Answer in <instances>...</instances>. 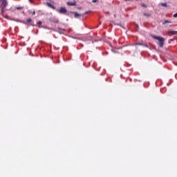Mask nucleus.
Returning <instances> with one entry per match:
<instances>
[{"mask_svg":"<svg viewBox=\"0 0 177 177\" xmlns=\"http://www.w3.org/2000/svg\"><path fill=\"white\" fill-rule=\"evenodd\" d=\"M160 6H163V8H167V3H160Z\"/></svg>","mask_w":177,"mask_h":177,"instance_id":"8","label":"nucleus"},{"mask_svg":"<svg viewBox=\"0 0 177 177\" xmlns=\"http://www.w3.org/2000/svg\"><path fill=\"white\" fill-rule=\"evenodd\" d=\"M72 15H74V17L75 19H78V17H81V16H82V15L81 14H78V12H71Z\"/></svg>","mask_w":177,"mask_h":177,"instance_id":"4","label":"nucleus"},{"mask_svg":"<svg viewBox=\"0 0 177 177\" xmlns=\"http://www.w3.org/2000/svg\"><path fill=\"white\" fill-rule=\"evenodd\" d=\"M32 21V19H31L30 18H28L25 22V24H29V23H31Z\"/></svg>","mask_w":177,"mask_h":177,"instance_id":"7","label":"nucleus"},{"mask_svg":"<svg viewBox=\"0 0 177 177\" xmlns=\"http://www.w3.org/2000/svg\"><path fill=\"white\" fill-rule=\"evenodd\" d=\"M1 7L3 8V9H5V8L8 6V1L6 0H1Z\"/></svg>","mask_w":177,"mask_h":177,"instance_id":"3","label":"nucleus"},{"mask_svg":"<svg viewBox=\"0 0 177 177\" xmlns=\"http://www.w3.org/2000/svg\"><path fill=\"white\" fill-rule=\"evenodd\" d=\"M91 11H86L84 14L82 15V16H84V15H88V13H90Z\"/></svg>","mask_w":177,"mask_h":177,"instance_id":"14","label":"nucleus"},{"mask_svg":"<svg viewBox=\"0 0 177 177\" xmlns=\"http://www.w3.org/2000/svg\"><path fill=\"white\" fill-rule=\"evenodd\" d=\"M170 32L172 35H177V31H170Z\"/></svg>","mask_w":177,"mask_h":177,"instance_id":"11","label":"nucleus"},{"mask_svg":"<svg viewBox=\"0 0 177 177\" xmlns=\"http://www.w3.org/2000/svg\"><path fill=\"white\" fill-rule=\"evenodd\" d=\"M32 15H35V11H33V12H32Z\"/></svg>","mask_w":177,"mask_h":177,"instance_id":"21","label":"nucleus"},{"mask_svg":"<svg viewBox=\"0 0 177 177\" xmlns=\"http://www.w3.org/2000/svg\"><path fill=\"white\" fill-rule=\"evenodd\" d=\"M3 9H5V8H1V14H2V15H3Z\"/></svg>","mask_w":177,"mask_h":177,"instance_id":"17","label":"nucleus"},{"mask_svg":"<svg viewBox=\"0 0 177 177\" xmlns=\"http://www.w3.org/2000/svg\"><path fill=\"white\" fill-rule=\"evenodd\" d=\"M30 2H32V0H30Z\"/></svg>","mask_w":177,"mask_h":177,"instance_id":"25","label":"nucleus"},{"mask_svg":"<svg viewBox=\"0 0 177 177\" xmlns=\"http://www.w3.org/2000/svg\"><path fill=\"white\" fill-rule=\"evenodd\" d=\"M174 17H177V12L174 15Z\"/></svg>","mask_w":177,"mask_h":177,"instance_id":"20","label":"nucleus"},{"mask_svg":"<svg viewBox=\"0 0 177 177\" xmlns=\"http://www.w3.org/2000/svg\"><path fill=\"white\" fill-rule=\"evenodd\" d=\"M129 1H132V0H124L125 2H128Z\"/></svg>","mask_w":177,"mask_h":177,"instance_id":"23","label":"nucleus"},{"mask_svg":"<svg viewBox=\"0 0 177 177\" xmlns=\"http://www.w3.org/2000/svg\"><path fill=\"white\" fill-rule=\"evenodd\" d=\"M58 12L61 13V15H66L67 13V9L64 7H61Z\"/></svg>","mask_w":177,"mask_h":177,"instance_id":"2","label":"nucleus"},{"mask_svg":"<svg viewBox=\"0 0 177 177\" xmlns=\"http://www.w3.org/2000/svg\"><path fill=\"white\" fill-rule=\"evenodd\" d=\"M48 6H51L50 3H48Z\"/></svg>","mask_w":177,"mask_h":177,"instance_id":"22","label":"nucleus"},{"mask_svg":"<svg viewBox=\"0 0 177 177\" xmlns=\"http://www.w3.org/2000/svg\"><path fill=\"white\" fill-rule=\"evenodd\" d=\"M16 9H17V10H21L24 9V7H23V6L16 7Z\"/></svg>","mask_w":177,"mask_h":177,"instance_id":"10","label":"nucleus"},{"mask_svg":"<svg viewBox=\"0 0 177 177\" xmlns=\"http://www.w3.org/2000/svg\"><path fill=\"white\" fill-rule=\"evenodd\" d=\"M67 5H68V6H75V5H77V2H75V1L68 2Z\"/></svg>","mask_w":177,"mask_h":177,"instance_id":"5","label":"nucleus"},{"mask_svg":"<svg viewBox=\"0 0 177 177\" xmlns=\"http://www.w3.org/2000/svg\"><path fill=\"white\" fill-rule=\"evenodd\" d=\"M54 23H59V20L53 21Z\"/></svg>","mask_w":177,"mask_h":177,"instance_id":"19","label":"nucleus"},{"mask_svg":"<svg viewBox=\"0 0 177 177\" xmlns=\"http://www.w3.org/2000/svg\"><path fill=\"white\" fill-rule=\"evenodd\" d=\"M143 16H144L145 17L149 18V17H151V13H149V12H144V13H143Z\"/></svg>","mask_w":177,"mask_h":177,"instance_id":"6","label":"nucleus"},{"mask_svg":"<svg viewBox=\"0 0 177 177\" xmlns=\"http://www.w3.org/2000/svg\"><path fill=\"white\" fill-rule=\"evenodd\" d=\"M169 23H172L171 21L169 20H165L164 22L162 23V24H168Z\"/></svg>","mask_w":177,"mask_h":177,"instance_id":"9","label":"nucleus"},{"mask_svg":"<svg viewBox=\"0 0 177 177\" xmlns=\"http://www.w3.org/2000/svg\"><path fill=\"white\" fill-rule=\"evenodd\" d=\"M142 46H145V48H149V45H147V44H142Z\"/></svg>","mask_w":177,"mask_h":177,"instance_id":"13","label":"nucleus"},{"mask_svg":"<svg viewBox=\"0 0 177 177\" xmlns=\"http://www.w3.org/2000/svg\"><path fill=\"white\" fill-rule=\"evenodd\" d=\"M140 5L142 8H147V6L145 3H141Z\"/></svg>","mask_w":177,"mask_h":177,"instance_id":"12","label":"nucleus"},{"mask_svg":"<svg viewBox=\"0 0 177 177\" xmlns=\"http://www.w3.org/2000/svg\"><path fill=\"white\" fill-rule=\"evenodd\" d=\"M151 37L153 39L158 41V45L160 48H162V46H164V41H165V39L163 37L156 35H152Z\"/></svg>","mask_w":177,"mask_h":177,"instance_id":"1","label":"nucleus"},{"mask_svg":"<svg viewBox=\"0 0 177 177\" xmlns=\"http://www.w3.org/2000/svg\"><path fill=\"white\" fill-rule=\"evenodd\" d=\"M41 24H42V21H39L37 22V26H41Z\"/></svg>","mask_w":177,"mask_h":177,"instance_id":"15","label":"nucleus"},{"mask_svg":"<svg viewBox=\"0 0 177 177\" xmlns=\"http://www.w3.org/2000/svg\"><path fill=\"white\" fill-rule=\"evenodd\" d=\"M62 30V31H66V29H59Z\"/></svg>","mask_w":177,"mask_h":177,"instance_id":"24","label":"nucleus"},{"mask_svg":"<svg viewBox=\"0 0 177 177\" xmlns=\"http://www.w3.org/2000/svg\"><path fill=\"white\" fill-rule=\"evenodd\" d=\"M135 45H140V46H143V44H142V43H136Z\"/></svg>","mask_w":177,"mask_h":177,"instance_id":"16","label":"nucleus"},{"mask_svg":"<svg viewBox=\"0 0 177 177\" xmlns=\"http://www.w3.org/2000/svg\"><path fill=\"white\" fill-rule=\"evenodd\" d=\"M92 2H93V3H95L97 2V0H93Z\"/></svg>","mask_w":177,"mask_h":177,"instance_id":"18","label":"nucleus"},{"mask_svg":"<svg viewBox=\"0 0 177 177\" xmlns=\"http://www.w3.org/2000/svg\"><path fill=\"white\" fill-rule=\"evenodd\" d=\"M78 9H81V8H78Z\"/></svg>","mask_w":177,"mask_h":177,"instance_id":"26","label":"nucleus"}]
</instances>
